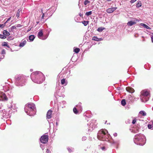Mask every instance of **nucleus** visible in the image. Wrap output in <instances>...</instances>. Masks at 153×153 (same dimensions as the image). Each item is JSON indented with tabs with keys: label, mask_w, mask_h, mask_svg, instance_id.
<instances>
[{
	"label": "nucleus",
	"mask_w": 153,
	"mask_h": 153,
	"mask_svg": "<svg viewBox=\"0 0 153 153\" xmlns=\"http://www.w3.org/2000/svg\"><path fill=\"white\" fill-rule=\"evenodd\" d=\"M98 139L101 140L108 141L112 145H116L118 142L115 141L111 139L110 135L108 133V131L105 129H102L98 131L97 133Z\"/></svg>",
	"instance_id": "f257e3e1"
},
{
	"label": "nucleus",
	"mask_w": 153,
	"mask_h": 153,
	"mask_svg": "<svg viewBox=\"0 0 153 153\" xmlns=\"http://www.w3.org/2000/svg\"><path fill=\"white\" fill-rule=\"evenodd\" d=\"M32 81L35 83L40 84L45 80V77L41 72L36 71L31 73L30 75Z\"/></svg>",
	"instance_id": "f03ea898"
},
{
	"label": "nucleus",
	"mask_w": 153,
	"mask_h": 153,
	"mask_svg": "<svg viewBox=\"0 0 153 153\" xmlns=\"http://www.w3.org/2000/svg\"><path fill=\"white\" fill-rule=\"evenodd\" d=\"M24 109L25 112L30 116H33L36 114V109L35 105L33 103H30L26 105Z\"/></svg>",
	"instance_id": "7ed1b4c3"
},
{
	"label": "nucleus",
	"mask_w": 153,
	"mask_h": 153,
	"mask_svg": "<svg viewBox=\"0 0 153 153\" xmlns=\"http://www.w3.org/2000/svg\"><path fill=\"white\" fill-rule=\"evenodd\" d=\"M134 143L140 146L144 145L146 143V138L145 135L141 134H138L134 136Z\"/></svg>",
	"instance_id": "20e7f679"
},
{
	"label": "nucleus",
	"mask_w": 153,
	"mask_h": 153,
	"mask_svg": "<svg viewBox=\"0 0 153 153\" xmlns=\"http://www.w3.org/2000/svg\"><path fill=\"white\" fill-rule=\"evenodd\" d=\"M15 85L17 86H22L25 85L26 77L23 74H19L15 76L14 77Z\"/></svg>",
	"instance_id": "39448f33"
},
{
	"label": "nucleus",
	"mask_w": 153,
	"mask_h": 153,
	"mask_svg": "<svg viewBox=\"0 0 153 153\" xmlns=\"http://www.w3.org/2000/svg\"><path fill=\"white\" fill-rule=\"evenodd\" d=\"M149 93L146 90H143L141 92L140 99L142 102H146L148 101L149 97Z\"/></svg>",
	"instance_id": "423d86ee"
},
{
	"label": "nucleus",
	"mask_w": 153,
	"mask_h": 153,
	"mask_svg": "<svg viewBox=\"0 0 153 153\" xmlns=\"http://www.w3.org/2000/svg\"><path fill=\"white\" fill-rule=\"evenodd\" d=\"M8 97L11 98L13 96V94L11 92H8L4 93L0 91V101L1 100L7 101Z\"/></svg>",
	"instance_id": "0eeeda50"
},
{
	"label": "nucleus",
	"mask_w": 153,
	"mask_h": 153,
	"mask_svg": "<svg viewBox=\"0 0 153 153\" xmlns=\"http://www.w3.org/2000/svg\"><path fill=\"white\" fill-rule=\"evenodd\" d=\"M96 121L95 120H93L90 122V123L88 124V126L89 127L88 131H91L97 127V123Z\"/></svg>",
	"instance_id": "6e6552de"
},
{
	"label": "nucleus",
	"mask_w": 153,
	"mask_h": 153,
	"mask_svg": "<svg viewBox=\"0 0 153 153\" xmlns=\"http://www.w3.org/2000/svg\"><path fill=\"white\" fill-rule=\"evenodd\" d=\"M40 142L42 143L46 144L48 140V136L47 135H44L40 138Z\"/></svg>",
	"instance_id": "1a4fd4ad"
},
{
	"label": "nucleus",
	"mask_w": 153,
	"mask_h": 153,
	"mask_svg": "<svg viewBox=\"0 0 153 153\" xmlns=\"http://www.w3.org/2000/svg\"><path fill=\"white\" fill-rule=\"evenodd\" d=\"M0 114L1 116H2V117H1L2 119L4 118H7L9 117V115L8 114H7V112L4 109L0 111Z\"/></svg>",
	"instance_id": "9d476101"
},
{
	"label": "nucleus",
	"mask_w": 153,
	"mask_h": 153,
	"mask_svg": "<svg viewBox=\"0 0 153 153\" xmlns=\"http://www.w3.org/2000/svg\"><path fill=\"white\" fill-rule=\"evenodd\" d=\"M43 33L42 31V30H40L38 32L37 35V36L39 39L42 40H45L47 39L48 37V35L46 36L45 37H43Z\"/></svg>",
	"instance_id": "9b49d317"
},
{
	"label": "nucleus",
	"mask_w": 153,
	"mask_h": 153,
	"mask_svg": "<svg viewBox=\"0 0 153 153\" xmlns=\"http://www.w3.org/2000/svg\"><path fill=\"white\" fill-rule=\"evenodd\" d=\"M117 8V7H112L106 10V12L109 13H112L114 10Z\"/></svg>",
	"instance_id": "f8f14e48"
},
{
	"label": "nucleus",
	"mask_w": 153,
	"mask_h": 153,
	"mask_svg": "<svg viewBox=\"0 0 153 153\" xmlns=\"http://www.w3.org/2000/svg\"><path fill=\"white\" fill-rule=\"evenodd\" d=\"M52 111L51 110H49L46 114V117L47 119H50L52 117Z\"/></svg>",
	"instance_id": "ddd939ff"
},
{
	"label": "nucleus",
	"mask_w": 153,
	"mask_h": 153,
	"mask_svg": "<svg viewBox=\"0 0 153 153\" xmlns=\"http://www.w3.org/2000/svg\"><path fill=\"white\" fill-rule=\"evenodd\" d=\"M126 90L130 93H133L134 90V89L131 87H128L126 88Z\"/></svg>",
	"instance_id": "4468645a"
},
{
	"label": "nucleus",
	"mask_w": 153,
	"mask_h": 153,
	"mask_svg": "<svg viewBox=\"0 0 153 153\" xmlns=\"http://www.w3.org/2000/svg\"><path fill=\"white\" fill-rule=\"evenodd\" d=\"M27 43V41L26 40L23 39L22 40L21 42L20 43L19 46L20 47H23Z\"/></svg>",
	"instance_id": "2eb2a0df"
},
{
	"label": "nucleus",
	"mask_w": 153,
	"mask_h": 153,
	"mask_svg": "<svg viewBox=\"0 0 153 153\" xmlns=\"http://www.w3.org/2000/svg\"><path fill=\"white\" fill-rule=\"evenodd\" d=\"M12 102L11 103H9V104H8L7 107L8 108H12L13 109H15L16 108L15 105H14V104H13V105H12Z\"/></svg>",
	"instance_id": "dca6fc26"
},
{
	"label": "nucleus",
	"mask_w": 153,
	"mask_h": 153,
	"mask_svg": "<svg viewBox=\"0 0 153 153\" xmlns=\"http://www.w3.org/2000/svg\"><path fill=\"white\" fill-rule=\"evenodd\" d=\"M81 103L80 102H79L78 104L76 106L77 108L79 109V110H80L81 111L82 110V107L81 106Z\"/></svg>",
	"instance_id": "f3484780"
},
{
	"label": "nucleus",
	"mask_w": 153,
	"mask_h": 153,
	"mask_svg": "<svg viewBox=\"0 0 153 153\" xmlns=\"http://www.w3.org/2000/svg\"><path fill=\"white\" fill-rule=\"evenodd\" d=\"M135 24H136V22H135L131 21L127 23V25L128 26H131Z\"/></svg>",
	"instance_id": "a211bd4d"
},
{
	"label": "nucleus",
	"mask_w": 153,
	"mask_h": 153,
	"mask_svg": "<svg viewBox=\"0 0 153 153\" xmlns=\"http://www.w3.org/2000/svg\"><path fill=\"white\" fill-rule=\"evenodd\" d=\"M64 73L65 74H68L67 75L66 77H69L70 75V71L68 69L66 70L65 71H64Z\"/></svg>",
	"instance_id": "6ab92c4d"
},
{
	"label": "nucleus",
	"mask_w": 153,
	"mask_h": 153,
	"mask_svg": "<svg viewBox=\"0 0 153 153\" xmlns=\"http://www.w3.org/2000/svg\"><path fill=\"white\" fill-rule=\"evenodd\" d=\"M35 38V37L33 35H31L29 36V39L30 41H33Z\"/></svg>",
	"instance_id": "aec40b11"
},
{
	"label": "nucleus",
	"mask_w": 153,
	"mask_h": 153,
	"mask_svg": "<svg viewBox=\"0 0 153 153\" xmlns=\"http://www.w3.org/2000/svg\"><path fill=\"white\" fill-rule=\"evenodd\" d=\"M61 83L62 84V85H64L65 86L67 84V82H66L65 79H63L61 80Z\"/></svg>",
	"instance_id": "412c9836"
},
{
	"label": "nucleus",
	"mask_w": 153,
	"mask_h": 153,
	"mask_svg": "<svg viewBox=\"0 0 153 153\" xmlns=\"http://www.w3.org/2000/svg\"><path fill=\"white\" fill-rule=\"evenodd\" d=\"M140 25L141 26L143 27L144 28H145L146 29H151L150 28L149 26H148L145 24L143 23H141Z\"/></svg>",
	"instance_id": "4be33fe9"
},
{
	"label": "nucleus",
	"mask_w": 153,
	"mask_h": 153,
	"mask_svg": "<svg viewBox=\"0 0 153 153\" xmlns=\"http://www.w3.org/2000/svg\"><path fill=\"white\" fill-rule=\"evenodd\" d=\"M10 34L6 30L3 31V34L5 36H9Z\"/></svg>",
	"instance_id": "5701e85b"
},
{
	"label": "nucleus",
	"mask_w": 153,
	"mask_h": 153,
	"mask_svg": "<svg viewBox=\"0 0 153 153\" xmlns=\"http://www.w3.org/2000/svg\"><path fill=\"white\" fill-rule=\"evenodd\" d=\"M82 22L85 26H86L88 24L89 21H83Z\"/></svg>",
	"instance_id": "b1692460"
},
{
	"label": "nucleus",
	"mask_w": 153,
	"mask_h": 153,
	"mask_svg": "<svg viewBox=\"0 0 153 153\" xmlns=\"http://www.w3.org/2000/svg\"><path fill=\"white\" fill-rule=\"evenodd\" d=\"M142 6V4L140 1H139L137 2V3L136 4V7L137 8H139L141 7Z\"/></svg>",
	"instance_id": "393cba45"
},
{
	"label": "nucleus",
	"mask_w": 153,
	"mask_h": 153,
	"mask_svg": "<svg viewBox=\"0 0 153 153\" xmlns=\"http://www.w3.org/2000/svg\"><path fill=\"white\" fill-rule=\"evenodd\" d=\"M139 114L142 115L143 116H145L146 115V113L145 111H140L139 112Z\"/></svg>",
	"instance_id": "a878e982"
},
{
	"label": "nucleus",
	"mask_w": 153,
	"mask_h": 153,
	"mask_svg": "<svg viewBox=\"0 0 153 153\" xmlns=\"http://www.w3.org/2000/svg\"><path fill=\"white\" fill-rule=\"evenodd\" d=\"M148 127L149 128L153 129V121L152 122V124H148Z\"/></svg>",
	"instance_id": "bb28decb"
},
{
	"label": "nucleus",
	"mask_w": 153,
	"mask_h": 153,
	"mask_svg": "<svg viewBox=\"0 0 153 153\" xmlns=\"http://www.w3.org/2000/svg\"><path fill=\"white\" fill-rule=\"evenodd\" d=\"M121 105L124 106L126 105V102L125 99H123L121 101Z\"/></svg>",
	"instance_id": "cd10ccee"
},
{
	"label": "nucleus",
	"mask_w": 153,
	"mask_h": 153,
	"mask_svg": "<svg viewBox=\"0 0 153 153\" xmlns=\"http://www.w3.org/2000/svg\"><path fill=\"white\" fill-rule=\"evenodd\" d=\"M104 29H105V28L104 27H100L97 29V30L98 32H102Z\"/></svg>",
	"instance_id": "c85d7f7f"
},
{
	"label": "nucleus",
	"mask_w": 153,
	"mask_h": 153,
	"mask_svg": "<svg viewBox=\"0 0 153 153\" xmlns=\"http://www.w3.org/2000/svg\"><path fill=\"white\" fill-rule=\"evenodd\" d=\"M22 11V10L20 9H19L17 12L16 14V16L18 18L19 16V13L20 12Z\"/></svg>",
	"instance_id": "c756f323"
},
{
	"label": "nucleus",
	"mask_w": 153,
	"mask_h": 153,
	"mask_svg": "<svg viewBox=\"0 0 153 153\" xmlns=\"http://www.w3.org/2000/svg\"><path fill=\"white\" fill-rule=\"evenodd\" d=\"M74 51L76 53H78L79 52L80 49L79 48H76L74 49Z\"/></svg>",
	"instance_id": "7c9ffc66"
},
{
	"label": "nucleus",
	"mask_w": 153,
	"mask_h": 153,
	"mask_svg": "<svg viewBox=\"0 0 153 153\" xmlns=\"http://www.w3.org/2000/svg\"><path fill=\"white\" fill-rule=\"evenodd\" d=\"M92 13V11H89V12H87L85 14V15L87 16H89L90 15H91Z\"/></svg>",
	"instance_id": "2f4dec72"
},
{
	"label": "nucleus",
	"mask_w": 153,
	"mask_h": 153,
	"mask_svg": "<svg viewBox=\"0 0 153 153\" xmlns=\"http://www.w3.org/2000/svg\"><path fill=\"white\" fill-rule=\"evenodd\" d=\"M16 29V26H13L10 28V31H13L14 29Z\"/></svg>",
	"instance_id": "473e14b6"
},
{
	"label": "nucleus",
	"mask_w": 153,
	"mask_h": 153,
	"mask_svg": "<svg viewBox=\"0 0 153 153\" xmlns=\"http://www.w3.org/2000/svg\"><path fill=\"white\" fill-rule=\"evenodd\" d=\"M98 38L97 36H94L92 37V40H94L96 41H98Z\"/></svg>",
	"instance_id": "72a5a7b5"
},
{
	"label": "nucleus",
	"mask_w": 153,
	"mask_h": 153,
	"mask_svg": "<svg viewBox=\"0 0 153 153\" xmlns=\"http://www.w3.org/2000/svg\"><path fill=\"white\" fill-rule=\"evenodd\" d=\"M6 38V36L3 34H0V38L1 39H4Z\"/></svg>",
	"instance_id": "f704fd0d"
},
{
	"label": "nucleus",
	"mask_w": 153,
	"mask_h": 153,
	"mask_svg": "<svg viewBox=\"0 0 153 153\" xmlns=\"http://www.w3.org/2000/svg\"><path fill=\"white\" fill-rule=\"evenodd\" d=\"M74 112L75 114H77L78 113V111L76 108L74 107L73 108Z\"/></svg>",
	"instance_id": "c9c22d12"
},
{
	"label": "nucleus",
	"mask_w": 153,
	"mask_h": 153,
	"mask_svg": "<svg viewBox=\"0 0 153 153\" xmlns=\"http://www.w3.org/2000/svg\"><path fill=\"white\" fill-rule=\"evenodd\" d=\"M40 146L42 150L45 149V145H44L40 144Z\"/></svg>",
	"instance_id": "e433bc0d"
},
{
	"label": "nucleus",
	"mask_w": 153,
	"mask_h": 153,
	"mask_svg": "<svg viewBox=\"0 0 153 153\" xmlns=\"http://www.w3.org/2000/svg\"><path fill=\"white\" fill-rule=\"evenodd\" d=\"M5 23H4L3 24H0V27H1V28H3V27H4L5 25Z\"/></svg>",
	"instance_id": "4c0bfd02"
},
{
	"label": "nucleus",
	"mask_w": 153,
	"mask_h": 153,
	"mask_svg": "<svg viewBox=\"0 0 153 153\" xmlns=\"http://www.w3.org/2000/svg\"><path fill=\"white\" fill-rule=\"evenodd\" d=\"M90 1H89L87 0H86L84 1V4L85 5H86Z\"/></svg>",
	"instance_id": "58836bf2"
},
{
	"label": "nucleus",
	"mask_w": 153,
	"mask_h": 153,
	"mask_svg": "<svg viewBox=\"0 0 153 153\" xmlns=\"http://www.w3.org/2000/svg\"><path fill=\"white\" fill-rule=\"evenodd\" d=\"M138 132V130H135V129H133L131 131V132L134 133H136Z\"/></svg>",
	"instance_id": "ea45409f"
},
{
	"label": "nucleus",
	"mask_w": 153,
	"mask_h": 153,
	"mask_svg": "<svg viewBox=\"0 0 153 153\" xmlns=\"http://www.w3.org/2000/svg\"><path fill=\"white\" fill-rule=\"evenodd\" d=\"M60 103L62 104L63 105L66 104V102L65 101H62L61 102H59Z\"/></svg>",
	"instance_id": "a19ab883"
},
{
	"label": "nucleus",
	"mask_w": 153,
	"mask_h": 153,
	"mask_svg": "<svg viewBox=\"0 0 153 153\" xmlns=\"http://www.w3.org/2000/svg\"><path fill=\"white\" fill-rule=\"evenodd\" d=\"M56 94V95L59 97L61 96V94L59 93V92H57L56 91L55 94Z\"/></svg>",
	"instance_id": "79ce46f5"
},
{
	"label": "nucleus",
	"mask_w": 153,
	"mask_h": 153,
	"mask_svg": "<svg viewBox=\"0 0 153 153\" xmlns=\"http://www.w3.org/2000/svg\"><path fill=\"white\" fill-rule=\"evenodd\" d=\"M48 11V10H47V11L45 13H44V15L45 16V17H46L47 16L48 17V13L47 12Z\"/></svg>",
	"instance_id": "37998d69"
},
{
	"label": "nucleus",
	"mask_w": 153,
	"mask_h": 153,
	"mask_svg": "<svg viewBox=\"0 0 153 153\" xmlns=\"http://www.w3.org/2000/svg\"><path fill=\"white\" fill-rule=\"evenodd\" d=\"M1 54H5V50L4 49H3L1 51Z\"/></svg>",
	"instance_id": "c03bdc74"
},
{
	"label": "nucleus",
	"mask_w": 153,
	"mask_h": 153,
	"mask_svg": "<svg viewBox=\"0 0 153 153\" xmlns=\"http://www.w3.org/2000/svg\"><path fill=\"white\" fill-rule=\"evenodd\" d=\"M7 43L6 42H4L3 43V44L2 45V46H7Z\"/></svg>",
	"instance_id": "a18cd8bd"
},
{
	"label": "nucleus",
	"mask_w": 153,
	"mask_h": 153,
	"mask_svg": "<svg viewBox=\"0 0 153 153\" xmlns=\"http://www.w3.org/2000/svg\"><path fill=\"white\" fill-rule=\"evenodd\" d=\"M87 139V137H86L83 136L82 137V141H85Z\"/></svg>",
	"instance_id": "49530a36"
},
{
	"label": "nucleus",
	"mask_w": 153,
	"mask_h": 153,
	"mask_svg": "<svg viewBox=\"0 0 153 153\" xmlns=\"http://www.w3.org/2000/svg\"><path fill=\"white\" fill-rule=\"evenodd\" d=\"M136 122V119L135 118L132 121V123L133 124H134Z\"/></svg>",
	"instance_id": "de8ad7c7"
},
{
	"label": "nucleus",
	"mask_w": 153,
	"mask_h": 153,
	"mask_svg": "<svg viewBox=\"0 0 153 153\" xmlns=\"http://www.w3.org/2000/svg\"><path fill=\"white\" fill-rule=\"evenodd\" d=\"M16 27H21L22 26V25L20 24H17L16 25Z\"/></svg>",
	"instance_id": "09e8293b"
},
{
	"label": "nucleus",
	"mask_w": 153,
	"mask_h": 153,
	"mask_svg": "<svg viewBox=\"0 0 153 153\" xmlns=\"http://www.w3.org/2000/svg\"><path fill=\"white\" fill-rule=\"evenodd\" d=\"M136 0H131L130 2L132 4L135 2Z\"/></svg>",
	"instance_id": "8fccbe9b"
},
{
	"label": "nucleus",
	"mask_w": 153,
	"mask_h": 153,
	"mask_svg": "<svg viewBox=\"0 0 153 153\" xmlns=\"http://www.w3.org/2000/svg\"><path fill=\"white\" fill-rule=\"evenodd\" d=\"M44 17H45V16L44 15V13H43L42 15V17H41V19H44Z\"/></svg>",
	"instance_id": "3c124183"
},
{
	"label": "nucleus",
	"mask_w": 153,
	"mask_h": 153,
	"mask_svg": "<svg viewBox=\"0 0 153 153\" xmlns=\"http://www.w3.org/2000/svg\"><path fill=\"white\" fill-rule=\"evenodd\" d=\"M79 15L81 17H83V13H79Z\"/></svg>",
	"instance_id": "603ef678"
},
{
	"label": "nucleus",
	"mask_w": 153,
	"mask_h": 153,
	"mask_svg": "<svg viewBox=\"0 0 153 153\" xmlns=\"http://www.w3.org/2000/svg\"><path fill=\"white\" fill-rule=\"evenodd\" d=\"M67 149H68V152H72V151H71V149H70L69 148H68Z\"/></svg>",
	"instance_id": "864d4df0"
},
{
	"label": "nucleus",
	"mask_w": 153,
	"mask_h": 153,
	"mask_svg": "<svg viewBox=\"0 0 153 153\" xmlns=\"http://www.w3.org/2000/svg\"><path fill=\"white\" fill-rule=\"evenodd\" d=\"M46 153H51V152L48 149H47Z\"/></svg>",
	"instance_id": "5fc2aeb1"
},
{
	"label": "nucleus",
	"mask_w": 153,
	"mask_h": 153,
	"mask_svg": "<svg viewBox=\"0 0 153 153\" xmlns=\"http://www.w3.org/2000/svg\"><path fill=\"white\" fill-rule=\"evenodd\" d=\"M11 17H10L9 18L7 19V21L5 22V24L6 23H7L8 21H9L11 19Z\"/></svg>",
	"instance_id": "6e6d98bb"
},
{
	"label": "nucleus",
	"mask_w": 153,
	"mask_h": 153,
	"mask_svg": "<svg viewBox=\"0 0 153 153\" xmlns=\"http://www.w3.org/2000/svg\"><path fill=\"white\" fill-rule=\"evenodd\" d=\"M151 39L152 42L153 43V36H151Z\"/></svg>",
	"instance_id": "4d7b16f0"
},
{
	"label": "nucleus",
	"mask_w": 153,
	"mask_h": 153,
	"mask_svg": "<svg viewBox=\"0 0 153 153\" xmlns=\"http://www.w3.org/2000/svg\"><path fill=\"white\" fill-rule=\"evenodd\" d=\"M113 135L114 137H116L117 136V133H114V134Z\"/></svg>",
	"instance_id": "13d9d810"
},
{
	"label": "nucleus",
	"mask_w": 153,
	"mask_h": 153,
	"mask_svg": "<svg viewBox=\"0 0 153 153\" xmlns=\"http://www.w3.org/2000/svg\"><path fill=\"white\" fill-rule=\"evenodd\" d=\"M31 27L30 28L29 27V28L27 30V32H29L31 30Z\"/></svg>",
	"instance_id": "bf43d9fd"
},
{
	"label": "nucleus",
	"mask_w": 153,
	"mask_h": 153,
	"mask_svg": "<svg viewBox=\"0 0 153 153\" xmlns=\"http://www.w3.org/2000/svg\"><path fill=\"white\" fill-rule=\"evenodd\" d=\"M8 38L10 39H13V37H11L10 36H9V37H8Z\"/></svg>",
	"instance_id": "052dcab7"
},
{
	"label": "nucleus",
	"mask_w": 153,
	"mask_h": 153,
	"mask_svg": "<svg viewBox=\"0 0 153 153\" xmlns=\"http://www.w3.org/2000/svg\"><path fill=\"white\" fill-rule=\"evenodd\" d=\"M98 41H102V38H98Z\"/></svg>",
	"instance_id": "680f3d73"
},
{
	"label": "nucleus",
	"mask_w": 153,
	"mask_h": 153,
	"mask_svg": "<svg viewBox=\"0 0 153 153\" xmlns=\"http://www.w3.org/2000/svg\"><path fill=\"white\" fill-rule=\"evenodd\" d=\"M101 149L102 150H104L105 149V147H102Z\"/></svg>",
	"instance_id": "e2e57ef3"
},
{
	"label": "nucleus",
	"mask_w": 153,
	"mask_h": 153,
	"mask_svg": "<svg viewBox=\"0 0 153 153\" xmlns=\"http://www.w3.org/2000/svg\"><path fill=\"white\" fill-rule=\"evenodd\" d=\"M41 12L42 13V14L43 13H43V10L42 9H41Z\"/></svg>",
	"instance_id": "0e129e2a"
},
{
	"label": "nucleus",
	"mask_w": 153,
	"mask_h": 153,
	"mask_svg": "<svg viewBox=\"0 0 153 153\" xmlns=\"http://www.w3.org/2000/svg\"><path fill=\"white\" fill-rule=\"evenodd\" d=\"M51 31V29H49L48 30V32H50Z\"/></svg>",
	"instance_id": "69168bd1"
},
{
	"label": "nucleus",
	"mask_w": 153,
	"mask_h": 153,
	"mask_svg": "<svg viewBox=\"0 0 153 153\" xmlns=\"http://www.w3.org/2000/svg\"><path fill=\"white\" fill-rule=\"evenodd\" d=\"M39 21H37V22H36V23H37V24H39Z\"/></svg>",
	"instance_id": "338daca9"
},
{
	"label": "nucleus",
	"mask_w": 153,
	"mask_h": 153,
	"mask_svg": "<svg viewBox=\"0 0 153 153\" xmlns=\"http://www.w3.org/2000/svg\"><path fill=\"white\" fill-rule=\"evenodd\" d=\"M62 96L63 97H64L65 96V95L63 94H62Z\"/></svg>",
	"instance_id": "774afa93"
}]
</instances>
